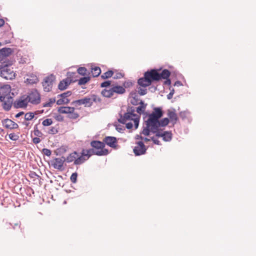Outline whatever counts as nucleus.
<instances>
[{"label": "nucleus", "instance_id": "obj_1", "mask_svg": "<svg viewBox=\"0 0 256 256\" xmlns=\"http://www.w3.org/2000/svg\"><path fill=\"white\" fill-rule=\"evenodd\" d=\"M135 111L134 108H130L128 109L127 112L123 116H121L118 119L119 122L126 124V128L128 129H130L133 126L134 127L135 129L138 128L140 115L136 114L134 113Z\"/></svg>", "mask_w": 256, "mask_h": 256}, {"label": "nucleus", "instance_id": "obj_2", "mask_svg": "<svg viewBox=\"0 0 256 256\" xmlns=\"http://www.w3.org/2000/svg\"><path fill=\"white\" fill-rule=\"evenodd\" d=\"M163 112L160 108H155L148 118L146 120V125L150 129L152 132H156V128L160 127L159 119L162 116Z\"/></svg>", "mask_w": 256, "mask_h": 256}, {"label": "nucleus", "instance_id": "obj_3", "mask_svg": "<svg viewBox=\"0 0 256 256\" xmlns=\"http://www.w3.org/2000/svg\"><path fill=\"white\" fill-rule=\"evenodd\" d=\"M101 99L100 98L95 94H92L90 97H86L84 98L76 100L72 102V104L75 106L84 105L85 107H90L92 104L93 102H100Z\"/></svg>", "mask_w": 256, "mask_h": 256}, {"label": "nucleus", "instance_id": "obj_4", "mask_svg": "<svg viewBox=\"0 0 256 256\" xmlns=\"http://www.w3.org/2000/svg\"><path fill=\"white\" fill-rule=\"evenodd\" d=\"M90 146L96 152V155L98 156H106L108 154V150L105 148V144L98 140H92L90 142Z\"/></svg>", "mask_w": 256, "mask_h": 256}, {"label": "nucleus", "instance_id": "obj_5", "mask_svg": "<svg viewBox=\"0 0 256 256\" xmlns=\"http://www.w3.org/2000/svg\"><path fill=\"white\" fill-rule=\"evenodd\" d=\"M58 112L60 114H68V117L70 119L75 120L79 117L78 114L73 107L61 106L58 108Z\"/></svg>", "mask_w": 256, "mask_h": 256}, {"label": "nucleus", "instance_id": "obj_6", "mask_svg": "<svg viewBox=\"0 0 256 256\" xmlns=\"http://www.w3.org/2000/svg\"><path fill=\"white\" fill-rule=\"evenodd\" d=\"M1 76L6 80H12L15 78L16 74L12 68L10 66L5 65L0 68Z\"/></svg>", "mask_w": 256, "mask_h": 256}, {"label": "nucleus", "instance_id": "obj_7", "mask_svg": "<svg viewBox=\"0 0 256 256\" xmlns=\"http://www.w3.org/2000/svg\"><path fill=\"white\" fill-rule=\"evenodd\" d=\"M28 101L33 104H38L40 102V96L36 90H34L26 95Z\"/></svg>", "mask_w": 256, "mask_h": 256}, {"label": "nucleus", "instance_id": "obj_8", "mask_svg": "<svg viewBox=\"0 0 256 256\" xmlns=\"http://www.w3.org/2000/svg\"><path fill=\"white\" fill-rule=\"evenodd\" d=\"M76 74L75 72H68L67 74L68 77L60 81L58 84V88L60 90H64L67 88L68 85L72 82H74L76 80H73L71 78Z\"/></svg>", "mask_w": 256, "mask_h": 256}, {"label": "nucleus", "instance_id": "obj_9", "mask_svg": "<svg viewBox=\"0 0 256 256\" xmlns=\"http://www.w3.org/2000/svg\"><path fill=\"white\" fill-rule=\"evenodd\" d=\"M54 80L55 77L52 74L44 78L42 84L45 92H50L52 90Z\"/></svg>", "mask_w": 256, "mask_h": 256}, {"label": "nucleus", "instance_id": "obj_10", "mask_svg": "<svg viewBox=\"0 0 256 256\" xmlns=\"http://www.w3.org/2000/svg\"><path fill=\"white\" fill-rule=\"evenodd\" d=\"M28 101L26 95H24L16 99L14 102V106L16 108H26L28 106Z\"/></svg>", "mask_w": 256, "mask_h": 256}, {"label": "nucleus", "instance_id": "obj_11", "mask_svg": "<svg viewBox=\"0 0 256 256\" xmlns=\"http://www.w3.org/2000/svg\"><path fill=\"white\" fill-rule=\"evenodd\" d=\"M11 87L9 84H4L0 87V102H4L6 98L10 95Z\"/></svg>", "mask_w": 256, "mask_h": 256}, {"label": "nucleus", "instance_id": "obj_12", "mask_svg": "<svg viewBox=\"0 0 256 256\" xmlns=\"http://www.w3.org/2000/svg\"><path fill=\"white\" fill-rule=\"evenodd\" d=\"M146 148L142 142H138L134 148V152L136 156H140L146 153Z\"/></svg>", "mask_w": 256, "mask_h": 256}, {"label": "nucleus", "instance_id": "obj_13", "mask_svg": "<svg viewBox=\"0 0 256 256\" xmlns=\"http://www.w3.org/2000/svg\"><path fill=\"white\" fill-rule=\"evenodd\" d=\"M144 74L145 76L150 80L151 84L154 81H158L160 80L159 72L157 70H151L150 71L145 72Z\"/></svg>", "mask_w": 256, "mask_h": 256}, {"label": "nucleus", "instance_id": "obj_14", "mask_svg": "<svg viewBox=\"0 0 256 256\" xmlns=\"http://www.w3.org/2000/svg\"><path fill=\"white\" fill-rule=\"evenodd\" d=\"M71 94V92L68 91L66 92H64L60 95H58V96H60V98L56 101L57 104L62 105L68 104L70 102V100H68V98Z\"/></svg>", "mask_w": 256, "mask_h": 256}, {"label": "nucleus", "instance_id": "obj_15", "mask_svg": "<svg viewBox=\"0 0 256 256\" xmlns=\"http://www.w3.org/2000/svg\"><path fill=\"white\" fill-rule=\"evenodd\" d=\"M65 158H56L52 162V166L56 169L62 170L64 169V163Z\"/></svg>", "mask_w": 256, "mask_h": 256}, {"label": "nucleus", "instance_id": "obj_16", "mask_svg": "<svg viewBox=\"0 0 256 256\" xmlns=\"http://www.w3.org/2000/svg\"><path fill=\"white\" fill-rule=\"evenodd\" d=\"M103 142L114 148H116L117 147V140L116 138L114 136L105 137Z\"/></svg>", "mask_w": 256, "mask_h": 256}, {"label": "nucleus", "instance_id": "obj_17", "mask_svg": "<svg viewBox=\"0 0 256 256\" xmlns=\"http://www.w3.org/2000/svg\"><path fill=\"white\" fill-rule=\"evenodd\" d=\"M3 126L8 129H16L18 128V124L10 119L6 118L2 121Z\"/></svg>", "mask_w": 256, "mask_h": 256}, {"label": "nucleus", "instance_id": "obj_18", "mask_svg": "<svg viewBox=\"0 0 256 256\" xmlns=\"http://www.w3.org/2000/svg\"><path fill=\"white\" fill-rule=\"evenodd\" d=\"M12 52L10 48H3L0 50V60H2L5 58L10 56Z\"/></svg>", "mask_w": 256, "mask_h": 256}, {"label": "nucleus", "instance_id": "obj_19", "mask_svg": "<svg viewBox=\"0 0 256 256\" xmlns=\"http://www.w3.org/2000/svg\"><path fill=\"white\" fill-rule=\"evenodd\" d=\"M138 85L144 88L152 84L150 80L145 76L144 74L143 78H141L138 79Z\"/></svg>", "mask_w": 256, "mask_h": 256}, {"label": "nucleus", "instance_id": "obj_20", "mask_svg": "<svg viewBox=\"0 0 256 256\" xmlns=\"http://www.w3.org/2000/svg\"><path fill=\"white\" fill-rule=\"evenodd\" d=\"M114 96L116 94H121L125 92L126 90L122 86L118 85H112V86Z\"/></svg>", "mask_w": 256, "mask_h": 256}, {"label": "nucleus", "instance_id": "obj_21", "mask_svg": "<svg viewBox=\"0 0 256 256\" xmlns=\"http://www.w3.org/2000/svg\"><path fill=\"white\" fill-rule=\"evenodd\" d=\"M6 98H7V100H4V101L2 102V108L5 110L8 111L12 108V98L9 96V95Z\"/></svg>", "mask_w": 256, "mask_h": 256}, {"label": "nucleus", "instance_id": "obj_22", "mask_svg": "<svg viewBox=\"0 0 256 256\" xmlns=\"http://www.w3.org/2000/svg\"><path fill=\"white\" fill-rule=\"evenodd\" d=\"M38 81V78L36 75L31 74L28 76V78L26 79L24 82L28 84H32L37 83Z\"/></svg>", "mask_w": 256, "mask_h": 256}, {"label": "nucleus", "instance_id": "obj_23", "mask_svg": "<svg viewBox=\"0 0 256 256\" xmlns=\"http://www.w3.org/2000/svg\"><path fill=\"white\" fill-rule=\"evenodd\" d=\"M78 156V154L76 152H74L71 154H70L66 158H65V160L68 162H74V164H75V161L76 160V158Z\"/></svg>", "mask_w": 256, "mask_h": 256}, {"label": "nucleus", "instance_id": "obj_24", "mask_svg": "<svg viewBox=\"0 0 256 256\" xmlns=\"http://www.w3.org/2000/svg\"><path fill=\"white\" fill-rule=\"evenodd\" d=\"M101 94L104 96L106 98H111L114 96L112 86L108 87V88H106L103 90L101 92Z\"/></svg>", "mask_w": 256, "mask_h": 256}, {"label": "nucleus", "instance_id": "obj_25", "mask_svg": "<svg viewBox=\"0 0 256 256\" xmlns=\"http://www.w3.org/2000/svg\"><path fill=\"white\" fill-rule=\"evenodd\" d=\"M82 154L85 156L87 159H88L91 156L96 155V152L92 148L88 150L83 149L82 151Z\"/></svg>", "mask_w": 256, "mask_h": 256}, {"label": "nucleus", "instance_id": "obj_26", "mask_svg": "<svg viewBox=\"0 0 256 256\" xmlns=\"http://www.w3.org/2000/svg\"><path fill=\"white\" fill-rule=\"evenodd\" d=\"M88 159L86 156H84V154H82L80 156L78 154V156L76 158V160L75 161V164L80 165L83 164Z\"/></svg>", "mask_w": 256, "mask_h": 256}, {"label": "nucleus", "instance_id": "obj_27", "mask_svg": "<svg viewBox=\"0 0 256 256\" xmlns=\"http://www.w3.org/2000/svg\"><path fill=\"white\" fill-rule=\"evenodd\" d=\"M170 72L168 70H164L161 73H159V76L160 77V80L161 78L163 79H167L169 78L170 76Z\"/></svg>", "mask_w": 256, "mask_h": 256}, {"label": "nucleus", "instance_id": "obj_28", "mask_svg": "<svg viewBox=\"0 0 256 256\" xmlns=\"http://www.w3.org/2000/svg\"><path fill=\"white\" fill-rule=\"evenodd\" d=\"M140 106L136 108V111L138 113L140 114L144 112L146 104H144L142 101H140Z\"/></svg>", "mask_w": 256, "mask_h": 256}, {"label": "nucleus", "instance_id": "obj_29", "mask_svg": "<svg viewBox=\"0 0 256 256\" xmlns=\"http://www.w3.org/2000/svg\"><path fill=\"white\" fill-rule=\"evenodd\" d=\"M168 116L170 120L173 122H176L178 120V116L176 114L172 111H169Z\"/></svg>", "mask_w": 256, "mask_h": 256}, {"label": "nucleus", "instance_id": "obj_30", "mask_svg": "<svg viewBox=\"0 0 256 256\" xmlns=\"http://www.w3.org/2000/svg\"><path fill=\"white\" fill-rule=\"evenodd\" d=\"M101 73V70L98 66H95L92 68V74L94 77L98 76Z\"/></svg>", "mask_w": 256, "mask_h": 256}, {"label": "nucleus", "instance_id": "obj_31", "mask_svg": "<svg viewBox=\"0 0 256 256\" xmlns=\"http://www.w3.org/2000/svg\"><path fill=\"white\" fill-rule=\"evenodd\" d=\"M114 72L112 70H108L106 72L104 73L102 76L101 78L104 80L108 78H111L114 74Z\"/></svg>", "mask_w": 256, "mask_h": 256}, {"label": "nucleus", "instance_id": "obj_32", "mask_svg": "<svg viewBox=\"0 0 256 256\" xmlns=\"http://www.w3.org/2000/svg\"><path fill=\"white\" fill-rule=\"evenodd\" d=\"M162 138L164 141H170L172 139V134L168 132H164L163 133Z\"/></svg>", "mask_w": 256, "mask_h": 256}, {"label": "nucleus", "instance_id": "obj_33", "mask_svg": "<svg viewBox=\"0 0 256 256\" xmlns=\"http://www.w3.org/2000/svg\"><path fill=\"white\" fill-rule=\"evenodd\" d=\"M90 80V78L89 76L84 77L80 78L78 80V84L79 85H82L86 84Z\"/></svg>", "mask_w": 256, "mask_h": 256}, {"label": "nucleus", "instance_id": "obj_34", "mask_svg": "<svg viewBox=\"0 0 256 256\" xmlns=\"http://www.w3.org/2000/svg\"><path fill=\"white\" fill-rule=\"evenodd\" d=\"M34 113L32 112H28L25 114L24 115V119L26 120H30L32 118H34Z\"/></svg>", "mask_w": 256, "mask_h": 256}, {"label": "nucleus", "instance_id": "obj_35", "mask_svg": "<svg viewBox=\"0 0 256 256\" xmlns=\"http://www.w3.org/2000/svg\"><path fill=\"white\" fill-rule=\"evenodd\" d=\"M56 100L54 98H50L44 104L43 106L44 107H51L52 104L55 102Z\"/></svg>", "mask_w": 256, "mask_h": 256}, {"label": "nucleus", "instance_id": "obj_36", "mask_svg": "<svg viewBox=\"0 0 256 256\" xmlns=\"http://www.w3.org/2000/svg\"><path fill=\"white\" fill-rule=\"evenodd\" d=\"M169 119L168 118H164L160 120H159L160 127L165 126H167L169 123Z\"/></svg>", "mask_w": 256, "mask_h": 256}, {"label": "nucleus", "instance_id": "obj_37", "mask_svg": "<svg viewBox=\"0 0 256 256\" xmlns=\"http://www.w3.org/2000/svg\"><path fill=\"white\" fill-rule=\"evenodd\" d=\"M77 71H78V72L82 76H84L86 75L87 70L84 67L79 68L78 69Z\"/></svg>", "mask_w": 256, "mask_h": 256}, {"label": "nucleus", "instance_id": "obj_38", "mask_svg": "<svg viewBox=\"0 0 256 256\" xmlns=\"http://www.w3.org/2000/svg\"><path fill=\"white\" fill-rule=\"evenodd\" d=\"M52 124V120L51 118H46L43 120L42 124L44 126H49Z\"/></svg>", "mask_w": 256, "mask_h": 256}, {"label": "nucleus", "instance_id": "obj_39", "mask_svg": "<svg viewBox=\"0 0 256 256\" xmlns=\"http://www.w3.org/2000/svg\"><path fill=\"white\" fill-rule=\"evenodd\" d=\"M78 174L76 172L73 173L70 178V181L72 183H76V182Z\"/></svg>", "mask_w": 256, "mask_h": 256}, {"label": "nucleus", "instance_id": "obj_40", "mask_svg": "<svg viewBox=\"0 0 256 256\" xmlns=\"http://www.w3.org/2000/svg\"><path fill=\"white\" fill-rule=\"evenodd\" d=\"M9 138L11 140L16 141L18 139L19 136L18 135L15 134L14 133H11L9 134Z\"/></svg>", "mask_w": 256, "mask_h": 256}, {"label": "nucleus", "instance_id": "obj_41", "mask_svg": "<svg viewBox=\"0 0 256 256\" xmlns=\"http://www.w3.org/2000/svg\"><path fill=\"white\" fill-rule=\"evenodd\" d=\"M34 136L38 137H41L42 136V132L38 130V128H34Z\"/></svg>", "mask_w": 256, "mask_h": 256}, {"label": "nucleus", "instance_id": "obj_42", "mask_svg": "<svg viewBox=\"0 0 256 256\" xmlns=\"http://www.w3.org/2000/svg\"><path fill=\"white\" fill-rule=\"evenodd\" d=\"M110 81L108 80L102 82L100 84L102 88H108L110 85Z\"/></svg>", "mask_w": 256, "mask_h": 256}, {"label": "nucleus", "instance_id": "obj_43", "mask_svg": "<svg viewBox=\"0 0 256 256\" xmlns=\"http://www.w3.org/2000/svg\"><path fill=\"white\" fill-rule=\"evenodd\" d=\"M42 153L47 156H50L52 154V152L48 148H44L42 150Z\"/></svg>", "mask_w": 256, "mask_h": 256}, {"label": "nucleus", "instance_id": "obj_44", "mask_svg": "<svg viewBox=\"0 0 256 256\" xmlns=\"http://www.w3.org/2000/svg\"><path fill=\"white\" fill-rule=\"evenodd\" d=\"M138 92L140 95L143 96V95L146 94L147 93V90L146 89H142L141 88H139L138 89Z\"/></svg>", "mask_w": 256, "mask_h": 256}, {"label": "nucleus", "instance_id": "obj_45", "mask_svg": "<svg viewBox=\"0 0 256 256\" xmlns=\"http://www.w3.org/2000/svg\"><path fill=\"white\" fill-rule=\"evenodd\" d=\"M154 134H156V136L158 137H162L163 136V133L162 132L158 130V128H156V132H152Z\"/></svg>", "mask_w": 256, "mask_h": 256}, {"label": "nucleus", "instance_id": "obj_46", "mask_svg": "<svg viewBox=\"0 0 256 256\" xmlns=\"http://www.w3.org/2000/svg\"><path fill=\"white\" fill-rule=\"evenodd\" d=\"M151 131L150 130V129L149 128H148L146 126V128H144L142 132V134H144V136H148L149 134H150V132Z\"/></svg>", "mask_w": 256, "mask_h": 256}, {"label": "nucleus", "instance_id": "obj_47", "mask_svg": "<svg viewBox=\"0 0 256 256\" xmlns=\"http://www.w3.org/2000/svg\"><path fill=\"white\" fill-rule=\"evenodd\" d=\"M57 132L58 131H57L56 129L55 128L52 127L49 130L48 134H54L56 132Z\"/></svg>", "mask_w": 256, "mask_h": 256}, {"label": "nucleus", "instance_id": "obj_48", "mask_svg": "<svg viewBox=\"0 0 256 256\" xmlns=\"http://www.w3.org/2000/svg\"><path fill=\"white\" fill-rule=\"evenodd\" d=\"M32 142L34 144H38L40 142V140L39 138L36 137V138H34L32 139Z\"/></svg>", "mask_w": 256, "mask_h": 256}, {"label": "nucleus", "instance_id": "obj_49", "mask_svg": "<svg viewBox=\"0 0 256 256\" xmlns=\"http://www.w3.org/2000/svg\"><path fill=\"white\" fill-rule=\"evenodd\" d=\"M123 76L122 73L118 72L117 73L116 76H114V78L118 79V78H120Z\"/></svg>", "mask_w": 256, "mask_h": 256}, {"label": "nucleus", "instance_id": "obj_50", "mask_svg": "<svg viewBox=\"0 0 256 256\" xmlns=\"http://www.w3.org/2000/svg\"><path fill=\"white\" fill-rule=\"evenodd\" d=\"M152 140L153 141L154 144L158 145L160 144V142L158 140L154 138V137L152 138Z\"/></svg>", "mask_w": 256, "mask_h": 256}, {"label": "nucleus", "instance_id": "obj_51", "mask_svg": "<svg viewBox=\"0 0 256 256\" xmlns=\"http://www.w3.org/2000/svg\"><path fill=\"white\" fill-rule=\"evenodd\" d=\"M140 138V139H141L142 140H144V142H148V141H150V140L149 138H142V136H138V138H137V139H138V138Z\"/></svg>", "mask_w": 256, "mask_h": 256}, {"label": "nucleus", "instance_id": "obj_52", "mask_svg": "<svg viewBox=\"0 0 256 256\" xmlns=\"http://www.w3.org/2000/svg\"><path fill=\"white\" fill-rule=\"evenodd\" d=\"M174 90H173L172 91L170 92V93L167 96V98L168 99L170 100L172 98L174 94Z\"/></svg>", "mask_w": 256, "mask_h": 256}, {"label": "nucleus", "instance_id": "obj_53", "mask_svg": "<svg viewBox=\"0 0 256 256\" xmlns=\"http://www.w3.org/2000/svg\"><path fill=\"white\" fill-rule=\"evenodd\" d=\"M166 80L164 82V84L167 85H170L171 84L170 80V79L167 78Z\"/></svg>", "mask_w": 256, "mask_h": 256}, {"label": "nucleus", "instance_id": "obj_54", "mask_svg": "<svg viewBox=\"0 0 256 256\" xmlns=\"http://www.w3.org/2000/svg\"><path fill=\"white\" fill-rule=\"evenodd\" d=\"M24 114V112H20L16 115V118H19L20 116L23 115Z\"/></svg>", "mask_w": 256, "mask_h": 256}, {"label": "nucleus", "instance_id": "obj_55", "mask_svg": "<svg viewBox=\"0 0 256 256\" xmlns=\"http://www.w3.org/2000/svg\"><path fill=\"white\" fill-rule=\"evenodd\" d=\"M4 24V21L3 19H0V28L3 26Z\"/></svg>", "mask_w": 256, "mask_h": 256}, {"label": "nucleus", "instance_id": "obj_56", "mask_svg": "<svg viewBox=\"0 0 256 256\" xmlns=\"http://www.w3.org/2000/svg\"><path fill=\"white\" fill-rule=\"evenodd\" d=\"M14 226H18V228H20V224H14Z\"/></svg>", "mask_w": 256, "mask_h": 256}, {"label": "nucleus", "instance_id": "obj_57", "mask_svg": "<svg viewBox=\"0 0 256 256\" xmlns=\"http://www.w3.org/2000/svg\"><path fill=\"white\" fill-rule=\"evenodd\" d=\"M25 125L28 126V124H24Z\"/></svg>", "mask_w": 256, "mask_h": 256}, {"label": "nucleus", "instance_id": "obj_58", "mask_svg": "<svg viewBox=\"0 0 256 256\" xmlns=\"http://www.w3.org/2000/svg\"><path fill=\"white\" fill-rule=\"evenodd\" d=\"M132 104H135L133 102H132Z\"/></svg>", "mask_w": 256, "mask_h": 256}]
</instances>
